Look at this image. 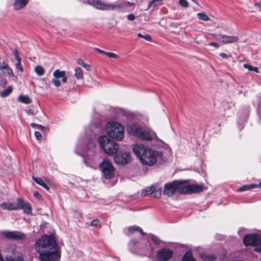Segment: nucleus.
<instances>
[{"label": "nucleus", "mask_w": 261, "mask_h": 261, "mask_svg": "<svg viewBox=\"0 0 261 261\" xmlns=\"http://www.w3.org/2000/svg\"><path fill=\"white\" fill-rule=\"evenodd\" d=\"M35 248L39 254L41 261H59L60 252L57 241L53 234L42 235L35 244Z\"/></svg>", "instance_id": "1"}, {"label": "nucleus", "mask_w": 261, "mask_h": 261, "mask_svg": "<svg viewBox=\"0 0 261 261\" xmlns=\"http://www.w3.org/2000/svg\"><path fill=\"white\" fill-rule=\"evenodd\" d=\"M134 154L144 165H154L158 158L162 159L163 153L161 151H153L151 148L142 144H136L133 148Z\"/></svg>", "instance_id": "2"}, {"label": "nucleus", "mask_w": 261, "mask_h": 261, "mask_svg": "<svg viewBox=\"0 0 261 261\" xmlns=\"http://www.w3.org/2000/svg\"><path fill=\"white\" fill-rule=\"evenodd\" d=\"M127 130L129 133L133 136L137 137L143 141H150L156 137V135L154 133H151L145 130L137 124H134L130 125Z\"/></svg>", "instance_id": "3"}, {"label": "nucleus", "mask_w": 261, "mask_h": 261, "mask_svg": "<svg viewBox=\"0 0 261 261\" xmlns=\"http://www.w3.org/2000/svg\"><path fill=\"white\" fill-rule=\"evenodd\" d=\"M106 131L111 138L121 141L124 138V128L119 123L110 122L107 123Z\"/></svg>", "instance_id": "4"}, {"label": "nucleus", "mask_w": 261, "mask_h": 261, "mask_svg": "<svg viewBox=\"0 0 261 261\" xmlns=\"http://www.w3.org/2000/svg\"><path fill=\"white\" fill-rule=\"evenodd\" d=\"M98 142L104 151L109 155L115 154L119 149L118 144L107 136L99 137Z\"/></svg>", "instance_id": "5"}, {"label": "nucleus", "mask_w": 261, "mask_h": 261, "mask_svg": "<svg viewBox=\"0 0 261 261\" xmlns=\"http://www.w3.org/2000/svg\"><path fill=\"white\" fill-rule=\"evenodd\" d=\"M144 242L142 244H140L138 241L136 240H132L129 244V246L131 250H135V247L138 249V252L142 255H147L151 254L153 251V247L150 244L149 241H143Z\"/></svg>", "instance_id": "6"}, {"label": "nucleus", "mask_w": 261, "mask_h": 261, "mask_svg": "<svg viewBox=\"0 0 261 261\" xmlns=\"http://www.w3.org/2000/svg\"><path fill=\"white\" fill-rule=\"evenodd\" d=\"M184 180H175L172 182H168L165 185L163 194L168 197L173 195L176 192L184 194L181 192L183 190Z\"/></svg>", "instance_id": "7"}, {"label": "nucleus", "mask_w": 261, "mask_h": 261, "mask_svg": "<svg viewBox=\"0 0 261 261\" xmlns=\"http://www.w3.org/2000/svg\"><path fill=\"white\" fill-rule=\"evenodd\" d=\"M136 3H131L125 0L117 1L114 3L106 4L105 3L103 10L123 11L128 7H132L131 10L135 9Z\"/></svg>", "instance_id": "8"}, {"label": "nucleus", "mask_w": 261, "mask_h": 261, "mask_svg": "<svg viewBox=\"0 0 261 261\" xmlns=\"http://www.w3.org/2000/svg\"><path fill=\"white\" fill-rule=\"evenodd\" d=\"M99 168L106 179H110L114 176V168L112 164L107 160H103L100 164Z\"/></svg>", "instance_id": "9"}, {"label": "nucleus", "mask_w": 261, "mask_h": 261, "mask_svg": "<svg viewBox=\"0 0 261 261\" xmlns=\"http://www.w3.org/2000/svg\"><path fill=\"white\" fill-rule=\"evenodd\" d=\"M243 242L246 246H257L261 243V237L257 233H252L244 237Z\"/></svg>", "instance_id": "10"}, {"label": "nucleus", "mask_w": 261, "mask_h": 261, "mask_svg": "<svg viewBox=\"0 0 261 261\" xmlns=\"http://www.w3.org/2000/svg\"><path fill=\"white\" fill-rule=\"evenodd\" d=\"M186 182L184 180L183 190L181 192L184 194H190V193H197L202 192L204 190V188L202 185L191 184L186 185Z\"/></svg>", "instance_id": "11"}, {"label": "nucleus", "mask_w": 261, "mask_h": 261, "mask_svg": "<svg viewBox=\"0 0 261 261\" xmlns=\"http://www.w3.org/2000/svg\"><path fill=\"white\" fill-rule=\"evenodd\" d=\"M132 160L131 154L129 152L120 151L114 156V161L118 164H126L130 162Z\"/></svg>", "instance_id": "12"}, {"label": "nucleus", "mask_w": 261, "mask_h": 261, "mask_svg": "<svg viewBox=\"0 0 261 261\" xmlns=\"http://www.w3.org/2000/svg\"><path fill=\"white\" fill-rule=\"evenodd\" d=\"M1 234L5 238L14 240H22L25 239V234L18 231H3Z\"/></svg>", "instance_id": "13"}, {"label": "nucleus", "mask_w": 261, "mask_h": 261, "mask_svg": "<svg viewBox=\"0 0 261 261\" xmlns=\"http://www.w3.org/2000/svg\"><path fill=\"white\" fill-rule=\"evenodd\" d=\"M173 254L172 250L163 248L157 252L156 257L159 261H167L172 257Z\"/></svg>", "instance_id": "14"}, {"label": "nucleus", "mask_w": 261, "mask_h": 261, "mask_svg": "<svg viewBox=\"0 0 261 261\" xmlns=\"http://www.w3.org/2000/svg\"><path fill=\"white\" fill-rule=\"evenodd\" d=\"M16 200L18 210H23V212L27 215L32 214V206L29 202H24L21 198H17Z\"/></svg>", "instance_id": "15"}, {"label": "nucleus", "mask_w": 261, "mask_h": 261, "mask_svg": "<svg viewBox=\"0 0 261 261\" xmlns=\"http://www.w3.org/2000/svg\"><path fill=\"white\" fill-rule=\"evenodd\" d=\"M218 36L222 39V43L223 44H229L237 42L239 38L234 36H228L219 34Z\"/></svg>", "instance_id": "16"}, {"label": "nucleus", "mask_w": 261, "mask_h": 261, "mask_svg": "<svg viewBox=\"0 0 261 261\" xmlns=\"http://www.w3.org/2000/svg\"><path fill=\"white\" fill-rule=\"evenodd\" d=\"M87 3L98 9L103 10L105 3L98 0H88Z\"/></svg>", "instance_id": "17"}, {"label": "nucleus", "mask_w": 261, "mask_h": 261, "mask_svg": "<svg viewBox=\"0 0 261 261\" xmlns=\"http://www.w3.org/2000/svg\"><path fill=\"white\" fill-rule=\"evenodd\" d=\"M87 3L98 9L103 10L105 3L98 0H88Z\"/></svg>", "instance_id": "18"}, {"label": "nucleus", "mask_w": 261, "mask_h": 261, "mask_svg": "<svg viewBox=\"0 0 261 261\" xmlns=\"http://www.w3.org/2000/svg\"><path fill=\"white\" fill-rule=\"evenodd\" d=\"M29 0H15L14 9L18 10L24 7Z\"/></svg>", "instance_id": "19"}, {"label": "nucleus", "mask_w": 261, "mask_h": 261, "mask_svg": "<svg viewBox=\"0 0 261 261\" xmlns=\"http://www.w3.org/2000/svg\"><path fill=\"white\" fill-rule=\"evenodd\" d=\"M1 208L7 210H17V204H14L10 202H4L0 205Z\"/></svg>", "instance_id": "20"}, {"label": "nucleus", "mask_w": 261, "mask_h": 261, "mask_svg": "<svg viewBox=\"0 0 261 261\" xmlns=\"http://www.w3.org/2000/svg\"><path fill=\"white\" fill-rule=\"evenodd\" d=\"M6 251L7 252L6 257L13 256L16 255L17 252L16 249V246L15 245H10L7 247Z\"/></svg>", "instance_id": "21"}, {"label": "nucleus", "mask_w": 261, "mask_h": 261, "mask_svg": "<svg viewBox=\"0 0 261 261\" xmlns=\"http://www.w3.org/2000/svg\"><path fill=\"white\" fill-rule=\"evenodd\" d=\"M157 187L158 186L156 185H152L149 187H147L142 191L141 195L145 196L148 194H152L157 189Z\"/></svg>", "instance_id": "22"}, {"label": "nucleus", "mask_w": 261, "mask_h": 261, "mask_svg": "<svg viewBox=\"0 0 261 261\" xmlns=\"http://www.w3.org/2000/svg\"><path fill=\"white\" fill-rule=\"evenodd\" d=\"M136 231L139 232L142 235L144 234V232L142 228L138 226H132L129 227L128 229V232L126 234L127 236H129L133 234Z\"/></svg>", "instance_id": "23"}, {"label": "nucleus", "mask_w": 261, "mask_h": 261, "mask_svg": "<svg viewBox=\"0 0 261 261\" xmlns=\"http://www.w3.org/2000/svg\"><path fill=\"white\" fill-rule=\"evenodd\" d=\"M181 261H196L193 257L191 251L188 250L181 258Z\"/></svg>", "instance_id": "24"}, {"label": "nucleus", "mask_w": 261, "mask_h": 261, "mask_svg": "<svg viewBox=\"0 0 261 261\" xmlns=\"http://www.w3.org/2000/svg\"><path fill=\"white\" fill-rule=\"evenodd\" d=\"M18 101L24 103L29 104L32 102L31 98L28 95H20L17 98Z\"/></svg>", "instance_id": "25"}, {"label": "nucleus", "mask_w": 261, "mask_h": 261, "mask_svg": "<svg viewBox=\"0 0 261 261\" xmlns=\"http://www.w3.org/2000/svg\"><path fill=\"white\" fill-rule=\"evenodd\" d=\"M33 180L38 185L44 188L46 190H50L49 187L45 183L44 180L40 177H32Z\"/></svg>", "instance_id": "26"}, {"label": "nucleus", "mask_w": 261, "mask_h": 261, "mask_svg": "<svg viewBox=\"0 0 261 261\" xmlns=\"http://www.w3.org/2000/svg\"><path fill=\"white\" fill-rule=\"evenodd\" d=\"M6 260L7 261H23V257L21 253H18L16 255L6 257Z\"/></svg>", "instance_id": "27"}, {"label": "nucleus", "mask_w": 261, "mask_h": 261, "mask_svg": "<svg viewBox=\"0 0 261 261\" xmlns=\"http://www.w3.org/2000/svg\"><path fill=\"white\" fill-rule=\"evenodd\" d=\"M13 90V87L12 86H9L6 89H4L0 93V96L2 97H5L8 96Z\"/></svg>", "instance_id": "28"}, {"label": "nucleus", "mask_w": 261, "mask_h": 261, "mask_svg": "<svg viewBox=\"0 0 261 261\" xmlns=\"http://www.w3.org/2000/svg\"><path fill=\"white\" fill-rule=\"evenodd\" d=\"M74 71V76L77 80H82L84 79L83 70L81 68H76Z\"/></svg>", "instance_id": "29"}, {"label": "nucleus", "mask_w": 261, "mask_h": 261, "mask_svg": "<svg viewBox=\"0 0 261 261\" xmlns=\"http://www.w3.org/2000/svg\"><path fill=\"white\" fill-rule=\"evenodd\" d=\"M64 74H66L65 71H61L59 69H56L53 72V76L56 79H59L64 76Z\"/></svg>", "instance_id": "30"}, {"label": "nucleus", "mask_w": 261, "mask_h": 261, "mask_svg": "<svg viewBox=\"0 0 261 261\" xmlns=\"http://www.w3.org/2000/svg\"><path fill=\"white\" fill-rule=\"evenodd\" d=\"M35 71L38 75H42L44 73V68L40 65H37L35 67Z\"/></svg>", "instance_id": "31"}, {"label": "nucleus", "mask_w": 261, "mask_h": 261, "mask_svg": "<svg viewBox=\"0 0 261 261\" xmlns=\"http://www.w3.org/2000/svg\"><path fill=\"white\" fill-rule=\"evenodd\" d=\"M163 0H152L148 4L147 8L146 10L149 9L151 7L154 8L159 5V3Z\"/></svg>", "instance_id": "32"}, {"label": "nucleus", "mask_w": 261, "mask_h": 261, "mask_svg": "<svg viewBox=\"0 0 261 261\" xmlns=\"http://www.w3.org/2000/svg\"><path fill=\"white\" fill-rule=\"evenodd\" d=\"M197 17L199 19L205 21H208L210 20V18L207 16V15L205 13L203 12L198 13Z\"/></svg>", "instance_id": "33"}, {"label": "nucleus", "mask_w": 261, "mask_h": 261, "mask_svg": "<svg viewBox=\"0 0 261 261\" xmlns=\"http://www.w3.org/2000/svg\"><path fill=\"white\" fill-rule=\"evenodd\" d=\"M256 187H257L256 185H255L253 184H251L250 185H244V186L241 187L239 189V191H245L248 190L250 189L254 188Z\"/></svg>", "instance_id": "34"}, {"label": "nucleus", "mask_w": 261, "mask_h": 261, "mask_svg": "<svg viewBox=\"0 0 261 261\" xmlns=\"http://www.w3.org/2000/svg\"><path fill=\"white\" fill-rule=\"evenodd\" d=\"M76 62L79 65H82L84 68H86L87 70H90V66L87 64V63H84L82 59H78Z\"/></svg>", "instance_id": "35"}, {"label": "nucleus", "mask_w": 261, "mask_h": 261, "mask_svg": "<svg viewBox=\"0 0 261 261\" xmlns=\"http://www.w3.org/2000/svg\"><path fill=\"white\" fill-rule=\"evenodd\" d=\"M243 67L245 68L248 69L249 71H255L256 72H258L257 67H253V66H251V65L247 64H244Z\"/></svg>", "instance_id": "36"}, {"label": "nucleus", "mask_w": 261, "mask_h": 261, "mask_svg": "<svg viewBox=\"0 0 261 261\" xmlns=\"http://www.w3.org/2000/svg\"><path fill=\"white\" fill-rule=\"evenodd\" d=\"M4 73H6L8 75L12 76L13 77V80H14V79H16V77L13 74V70L9 66L6 67L4 69Z\"/></svg>", "instance_id": "37"}, {"label": "nucleus", "mask_w": 261, "mask_h": 261, "mask_svg": "<svg viewBox=\"0 0 261 261\" xmlns=\"http://www.w3.org/2000/svg\"><path fill=\"white\" fill-rule=\"evenodd\" d=\"M162 189L161 188H158L157 187V189L155 190V191H154V192L153 193L154 197L156 198L160 197L162 195Z\"/></svg>", "instance_id": "38"}, {"label": "nucleus", "mask_w": 261, "mask_h": 261, "mask_svg": "<svg viewBox=\"0 0 261 261\" xmlns=\"http://www.w3.org/2000/svg\"><path fill=\"white\" fill-rule=\"evenodd\" d=\"M178 3L183 8L189 7V3L187 0H179Z\"/></svg>", "instance_id": "39"}, {"label": "nucleus", "mask_w": 261, "mask_h": 261, "mask_svg": "<svg viewBox=\"0 0 261 261\" xmlns=\"http://www.w3.org/2000/svg\"><path fill=\"white\" fill-rule=\"evenodd\" d=\"M137 36L139 37L143 38L144 39H145V40H146L147 41H150L151 39L150 36L148 34H146L145 35H143L141 33H139L137 34Z\"/></svg>", "instance_id": "40"}, {"label": "nucleus", "mask_w": 261, "mask_h": 261, "mask_svg": "<svg viewBox=\"0 0 261 261\" xmlns=\"http://www.w3.org/2000/svg\"><path fill=\"white\" fill-rule=\"evenodd\" d=\"M31 126L33 128H36L39 129L42 131H43L45 128V127L41 125L37 124H35V123H33L31 124Z\"/></svg>", "instance_id": "41"}, {"label": "nucleus", "mask_w": 261, "mask_h": 261, "mask_svg": "<svg viewBox=\"0 0 261 261\" xmlns=\"http://www.w3.org/2000/svg\"><path fill=\"white\" fill-rule=\"evenodd\" d=\"M52 83L56 87H60L61 85V82L59 80L55 77V79H53L51 80Z\"/></svg>", "instance_id": "42"}, {"label": "nucleus", "mask_w": 261, "mask_h": 261, "mask_svg": "<svg viewBox=\"0 0 261 261\" xmlns=\"http://www.w3.org/2000/svg\"><path fill=\"white\" fill-rule=\"evenodd\" d=\"M150 239L154 244L156 245H159L160 244V240L157 237L154 235H151Z\"/></svg>", "instance_id": "43"}, {"label": "nucleus", "mask_w": 261, "mask_h": 261, "mask_svg": "<svg viewBox=\"0 0 261 261\" xmlns=\"http://www.w3.org/2000/svg\"><path fill=\"white\" fill-rule=\"evenodd\" d=\"M106 55H107L110 58H117L118 57L117 55H116L115 53H111V52H107L106 51Z\"/></svg>", "instance_id": "44"}, {"label": "nucleus", "mask_w": 261, "mask_h": 261, "mask_svg": "<svg viewBox=\"0 0 261 261\" xmlns=\"http://www.w3.org/2000/svg\"><path fill=\"white\" fill-rule=\"evenodd\" d=\"M8 65L7 63H6L5 61H3L1 64H0V69L1 70L4 72V69L8 67Z\"/></svg>", "instance_id": "45"}, {"label": "nucleus", "mask_w": 261, "mask_h": 261, "mask_svg": "<svg viewBox=\"0 0 261 261\" xmlns=\"http://www.w3.org/2000/svg\"><path fill=\"white\" fill-rule=\"evenodd\" d=\"M100 221L98 219L93 220L91 222V225L93 226H97L99 224Z\"/></svg>", "instance_id": "46"}, {"label": "nucleus", "mask_w": 261, "mask_h": 261, "mask_svg": "<svg viewBox=\"0 0 261 261\" xmlns=\"http://www.w3.org/2000/svg\"><path fill=\"white\" fill-rule=\"evenodd\" d=\"M35 136L36 138L39 141L41 140L42 139V135L41 133L39 132H35Z\"/></svg>", "instance_id": "47"}, {"label": "nucleus", "mask_w": 261, "mask_h": 261, "mask_svg": "<svg viewBox=\"0 0 261 261\" xmlns=\"http://www.w3.org/2000/svg\"><path fill=\"white\" fill-rule=\"evenodd\" d=\"M15 67L17 69H19L21 72L23 71V69L22 67L21 63H17L15 65Z\"/></svg>", "instance_id": "48"}, {"label": "nucleus", "mask_w": 261, "mask_h": 261, "mask_svg": "<svg viewBox=\"0 0 261 261\" xmlns=\"http://www.w3.org/2000/svg\"><path fill=\"white\" fill-rule=\"evenodd\" d=\"M208 45L214 46L216 48H218L220 47L219 44L217 42H210L208 43Z\"/></svg>", "instance_id": "49"}, {"label": "nucleus", "mask_w": 261, "mask_h": 261, "mask_svg": "<svg viewBox=\"0 0 261 261\" xmlns=\"http://www.w3.org/2000/svg\"><path fill=\"white\" fill-rule=\"evenodd\" d=\"M128 20L133 21L135 19V16L133 14H129L127 16Z\"/></svg>", "instance_id": "50"}, {"label": "nucleus", "mask_w": 261, "mask_h": 261, "mask_svg": "<svg viewBox=\"0 0 261 261\" xmlns=\"http://www.w3.org/2000/svg\"><path fill=\"white\" fill-rule=\"evenodd\" d=\"M34 196L35 197H36V198H37L38 199H41L42 198V196L37 191H35L34 193Z\"/></svg>", "instance_id": "51"}, {"label": "nucleus", "mask_w": 261, "mask_h": 261, "mask_svg": "<svg viewBox=\"0 0 261 261\" xmlns=\"http://www.w3.org/2000/svg\"><path fill=\"white\" fill-rule=\"evenodd\" d=\"M219 55L223 58L228 59L229 56L224 53H221Z\"/></svg>", "instance_id": "52"}, {"label": "nucleus", "mask_w": 261, "mask_h": 261, "mask_svg": "<svg viewBox=\"0 0 261 261\" xmlns=\"http://www.w3.org/2000/svg\"><path fill=\"white\" fill-rule=\"evenodd\" d=\"M13 53H14V57L15 58H17V57H19V56H18V50L17 48H15L13 50Z\"/></svg>", "instance_id": "53"}, {"label": "nucleus", "mask_w": 261, "mask_h": 261, "mask_svg": "<svg viewBox=\"0 0 261 261\" xmlns=\"http://www.w3.org/2000/svg\"><path fill=\"white\" fill-rule=\"evenodd\" d=\"M7 83V81L6 79H2L1 81V85L5 86Z\"/></svg>", "instance_id": "54"}, {"label": "nucleus", "mask_w": 261, "mask_h": 261, "mask_svg": "<svg viewBox=\"0 0 261 261\" xmlns=\"http://www.w3.org/2000/svg\"><path fill=\"white\" fill-rule=\"evenodd\" d=\"M27 113L29 115H35V113L34 112V111L30 109V110H28L27 111Z\"/></svg>", "instance_id": "55"}, {"label": "nucleus", "mask_w": 261, "mask_h": 261, "mask_svg": "<svg viewBox=\"0 0 261 261\" xmlns=\"http://www.w3.org/2000/svg\"><path fill=\"white\" fill-rule=\"evenodd\" d=\"M62 82L64 83H66L67 80V77L66 74H64L63 76L62 77Z\"/></svg>", "instance_id": "56"}, {"label": "nucleus", "mask_w": 261, "mask_h": 261, "mask_svg": "<svg viewBox=\"0 0 261 261\" xmlns=\"http://www.w3.org/2000/svg\"><path fill=\"white\" fill-rule=\"evenodd\" d=\"M95 49L96 50H97L99 53H102V54H103L106 55V51H103V50H101L100 49L97 48H95Z\"/></svg>", "instance_id": "57"}, {"label": "nucleus", "mask_w": 261, "mask_h": 261, "mask_svg": "<svg viewBox=\"0 0 261 261\" xmlns=\"http://www.w3.org/2000/svg\"><path fill=\"white\" fill-rule=\"evenodd\" d=\"M255 250L258 252H261V246L259 247L255 248Z\"/></svg>", "instance_id": "58"}, {"label": "nucleus", "mask_w": 261, "mask_h": 261, "mask_svg": "<svg viewBox=\"0 0 261 261\" xmlns=\"http://www.w3.org/2000/svg\"><path fill=\"white\" fill-rule=\"evenodd\" d=\"M15 59L17 60V63H21V58L19 57L15 58Z\"/></svg>", "instance_id": "59"}, {"label": "nucleus", "mask_w": 261, "mask_h": 261, "mask_svg": "<svg viewBox=\"0 0 261 261\" xmlns=\"http://www.w3.org/2000/svg\"><path fill=\"white\" fill-rule=\"evenodd\" d=\"M256 5H257L258 7H259L261 8V2H260L258 3H257V4H256Z\"/></svg>", "instance_id": "60"}, {"label": "nucleus", "mask_w": 261, "mask_h": 261, "mask_svg": "<svg viewBox=\"0 0 261 261\" xmlns=\"http://www.w3.org/2000/svg\"><path fill=\"white\" fill-rule=\"evenodd\" d=\"M89 145L93 146V143L92 142V141L90 142Z\"/></svg>", "instance_id": "61"}, {"label": "nucleus", "mask_w": 261, "mask_h": 261, "mask_svg": "<svg viewBox=\"0 0 261 261\" xmlns=\"http://www.w3.org/2000/svg\"><path fill=\"white\" fill-rule=\"evenodd\" d=\"M259 186V187L261 188V182L259 183V184L258 185Z\"/></svg>", "instance_id": "62"}, {"label": "nucleus", "mask_w": 261, "mask_h": 261, "mask_svg": "<svg viewBox=\"0 0 261 261\" xmlns=\"http://www.w3.org/2000/svg\"><path fill=\"white\" fill-rule=\"evenodd\" d=\"M192 1L193 2H194V3H196V2H195V0H192Z\"/></svg>", "instance_id": "63"}, {"label": "nucleus", "mask_w": 261, "mask_h": 261, "mask_svg": "<svg viewBox=\"0 0 261 261\" xmlns=\"http://www.w3.org/2000/svg\"><path fill=\"white\" fill-rule=\"evenodd\" d=\"M87 149H90L89 146H88Z\"/></svg>", "instance_id": "64"}]
</instances>
